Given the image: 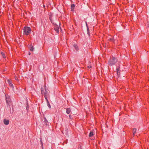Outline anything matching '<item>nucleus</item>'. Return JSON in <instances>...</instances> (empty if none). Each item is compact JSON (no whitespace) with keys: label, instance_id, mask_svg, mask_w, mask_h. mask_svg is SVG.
<instances>
[{"label":"nucleus","instance_id":"f257e3e1","mask_svg":"<svg viewBox=\"0 0 149 149\" xmlns=\"http://www.w3.org/2000/svg\"><path fill=\"white\" fill-rule=\"evenodd\" d=\"M24 34H25L26 35H28L31 32V29L30 28L28 27H24Z\"/></svg>","mask_w":149,"mask_h":149},{"label":"nucleus","instance_id":"f03ea898","mask_svg":"<svg viewBox=\"0 0 149 149\" xmlns=\"http://www.w3.org/2000/svg\"><path fill=\"white\" fill-rule=\"evenodd\" d=\"M117 62V59L113 57L112 58L110 59L109 64V65L112 66L114 65Z\"/></svg>","mask_w":149,"mask_h":149},{"label":"nucleus","instance_id":"7ed1b4c3","mask_svg":"<svg viewBox=\"0 0 149 149\" xmlns=\"http://www.w3.org/2000/svg\"><path fill=\"white\" fill-rule=\"evenodd\" d=\"M9 121L8 120H7L6 119H4L3 120L4 124L6 125H8L9 124Z\"/></svg>","mask_w":149,"mask_h":149},{"label":"nucleus","instance_id":"20e7f679","mask_svg":"<svg viewBox=\"0 0 149 149\" xmlns=\"http://www.w3.org/2000/svg\"><path fill=\"white\" fill-rule=\"evenodd\" d=\"M6 103L9 104L10 102H11L10 98L9 97H6Z\"/></svg>","mask_w":149,"mask_h":149},{"label":"nucleus","instance_id":"39448f33","mask_svg":"<svg viewBox=\"0 0 149 149\" xmlns=\"http://www.w3.org/2000/svg\"><path fill=\"white\" fill-rule=\"evenodd\" d=\"M7 81L10 86L12 87H13V85L11 83L10 80L8 79L7 80Z\"/></svg>","mask_w":149,"mask_h":149},{"label":"nucleus","instance_id":"423d86ee","mask_svg":"<svg viewBox=\"0 0 149 149\" xmlns=\"http://www.w3.org/2000/svg\"><path fill=\"white\" fill-rule=\"evenodd\" d=\"M75 7V5L74 4H72L71 5V10L73 11L74 10V8Z\"/></svg>","mask_w":149,"mask_h":149},{"label":"nucleus","instance_id":"0eeeda50","mask_svg":"<svg viewBox=\"0 0 149 149\" xmlns=\"http://www.w3.org/2000/svg\"><path fill=\"white\" fill-rule=\"evenodd\" d=\"M71 112V109L69 108H67L66 109V113L67 114H69Z\"/></svg>","mask_w":149,"mask_h":149},{"label":"nucleus","instance_id":"6e6552de","mask_svg":"<svg viewBox=\"0 0 149 149\" xmlns=\"http://www.w3.org/2000/svg\"><path fill=\"white\" fill-rule=\"evenodd\" d=\"M74 47L76 50H78V47L77 45L75 44L74 45Z\"/></svg>","mask_w":149,"mask_h":149},{"label":"nucleus","instance_id":"1a4fd4ad","mask_svg":"<svg viewBox=\"0 0 149 149\" xmlns=\"http://www.w3.org/2000/svg\"><path fill=\"white\" fill-rule=\"evenodd\" d=\"M93 135V132L92 131H91L90 132L89 134V137H91Z\"/></svg>","mask_w":149,"mask_h":149},{"label":"nucleus","instance_id":"9d476101","mask_svg":"<svg viewBox=\"0 0 149 149\" xmlns=\"http://www.w3.org/2000/svg\"><path fill=\"white\" fill-rule=\"evenodd\" d=\"M136 130V129L135 128H134L133 130V135H134Z\"/></svg>","mask_w":149,"mask_h":149},{"label":"nucleus","instance_id":"9b49d317","mask_svg":"<svg viewBox=\"0 0 149 149\" xmlns=\"http://www.w3.org/2000/svg\"><path fill=\"white\" fill-rule=\"evenodd\" d=\"M1 54H2V55L3 56V57L4 58H6V56L4 54V53L3 52H1Z\"/></svg>","mask_w":149,"mask_h":149},{"label":"nucleus","instance_id":"f8f14e48","mask_svg":"<svg viewBox=\"0 0 149 149\" xmlns=\"http://www.w3.org/2000/svg\"><path fill=\"white\" fill-rule=\"evenodd\" d=\"M117 72L118 74L119 73H120V68H119L118 67L116 69Z\"/></svg>","mask_w":149,"mask_h":149},{"label":"nucleus","instance_id":"ddd939ff","mask_svg":"<svg viewBox=\"0 0 149 149\" xmlns=\"http://www.w3.org/2000/svg\"><path fill=\"white\" fill-rule=\"evenodd\" d=\"M33 49H34L33 47H31V48H30V50L31 51H33Z\"/></svg>","mask_w":149,"mask_h":149},{"label":"nucleus","instance_id":"4468645a","mask_svg":"<svg viewBox=\"0 0 149 149\" xmlns=\"http://www.w3.org/2000/svg\"><path fill=\"white\" fill-rule=\"evenodd\" d=\"M91 68V66H88V68Z\"/></svg>","mask_w":149,"mask_h":149},{"label":"nucleus","instance_id":"2eb2a0df","mask_svg":"<svg viewBox=\"0 0 149 149\" xmlns=\"http://www.w3.org/2000/svg\"><path fill=\"white\" fill-rule=\"evenodd\" d=\"M56 31L57 32H58L59 31H58V29H57L56 30Z\"/></svg>","mask_w":149,"mask_h":149},{"label":"nucleus","instance_id":"dca6fc26","mask_svg":"<svg viewBox=\"0 0 149 149\" xmlns=\"http://www.w3.org/2000/svg\"><path fill=\"white\" fill-rule=\"evenodd\" d=\"M49 108H50V105L49 104Z\"/></svg>","mask_w":149,"mask_h":149},{"label":"nucleus","instance_id":"f3484780","mask_svg":"<svg viewBox=\"0 0 149 149\" xmlns=\"http://www.w3.org/2000/svg\"><path fill=\"white\" fill-rule=\"evenodd\" d=\"M30 54H31L30 53V52H29V55H30Z\"/></svg>","mask_w":149,"mask_h":149}]
</instances>
